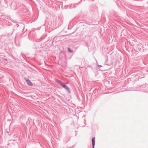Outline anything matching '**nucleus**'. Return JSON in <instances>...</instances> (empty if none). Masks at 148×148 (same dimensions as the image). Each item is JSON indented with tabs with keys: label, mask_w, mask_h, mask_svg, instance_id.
Wrapping results in <instances>:
<instances>
[{
	"label": "nucleus",
	"mask_w": 148,
	"mask_h": 148,
	"mask_svg": "<svg viewBox=\"0 0 148 148\" xmlns=\"http://www.w3.org/2000/svg\"><path fill=\"white\" fill-rule=\"evenodd\" d=\"M25 80L26 81V82L28 85L30 86H32L33 85L32 83L30 80L26 79H25Z\"/></svg>",
	"instance_id": "obj_1"
},
{
	"label": "nucleus",
	"mask_w": 148,
	"mask_h": 148,
	"mask_svg": "<svg viewBox=\"0 0 148 148\" xmlns=\"http://www.w3.org/2000/svg\"><path fill=\"white\" fill-rule=\"evenodd\" d=\"M61 85L63 87L65 88L66 90H68V91L69 90V88L67 87L66 86L64 83H62V84Z\"/></svg>",
	"instance_id": "obj_2"
},
{
	"label": "nucleus",
	"mask_w": 148,
	"mask_h": 148,
	"mask_svg": "<svg viewBox=\"0 0 148 148\" xmlns=\"http://www.w3.org/2000/svg\"><path fill=\"white\" fill-rule=\"evenodd\" d=\"M95 137H93L92 139V145L93 146V148H94V146L95 145Z\"/></svg>",
	"instance_id": "obj_3"
},
{
	"label": "nucleus",
	"mask_w": 148,
	"mask_h": 148,
	"mask_svg": "<svg viewBox=\"0 0 148 148\" xmlns=\"http://www.w3.org/2000/svg\"><path fill=\"white\" fill-rule=\"evenodd\" d=\"M56 81L60 85L61 84H62V83L60 80L56 79Z\"/></svg>",
	"instance_id": "obj_4"
},
{
	"label": "nucleus",
	"mask_w": 148,
	"mask_h": 148,
	"mask_svg": "<svg viewBox=\"0 0 148 148\" xmlns=\"http://www.w3.org/2000/svg\"><path fill=\"white\" fill-rule=\"evenodd\" d=\"M68 50L69 51L71 52H73V51L72 50H71L70 48H68Z\"/></svg>",
	"instance_id": "obj_5"
}]
</instances>
